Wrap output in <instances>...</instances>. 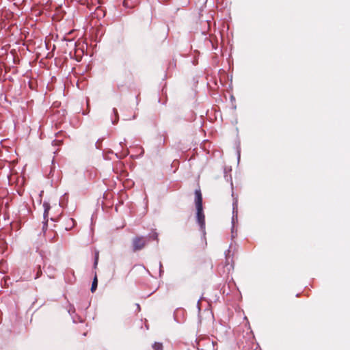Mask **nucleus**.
Returning a JSON list of instances; mask_svg holds the SVG:
<instances>
[{"mask_svg":"<svg viewBox=\"0 0 350 350\" xmlns=\"http://www.w3.org/2000/svg\"><path fill=\"white\" fill-rule=\"evenodd\" d=\"M146 244V240L143 237H135L133 240V247L134 251L143 249Z\"/></svg>","mask_w":350,"mask_h":350,"instance_id":"nucleus-3","label":"nucleus"},{"mask_svg":"<svg viewBox=\"0 0 350 350\" xmlns=\"http://www.w3.org/2000/svg\"><path fill=\"white\" fill-rule=\"evenodd\" d=\"M152 348L154 350H163V344L161 342H155L152 345Z\"/></svg>","mask_w":350,"mask_h":350,"instance_id":"nucleus-6","label":"nucleus"},{"mask_svg":"<svg viewBox=\"0 0 350 350\" xmlns=\"http://www.w3.org/2000/svg\"><path fill=\"white\" fill-rule=\"evenodd\" d=\"M44 206L45 207L44 208V224L42 227V231L44 233V235L46 237V239L48 240L49 242H54L56 241V239L57 237V234L54 230H49L46 231L47 228V222H48V217H49V205L47 204H44Z\"/></svg>","mask_w":350,"mask_h":350,"instance_id":"nucleus-2","label":"nucleus"},{"mask_svg":"<svg viewBox=\"0 0 350 350\" xmlns=\"http://www.w3.org/2000/svg\"><path fill=\"white\" fill-rule=\"evenodd\" d=\"M139 3L138 0H124L123 1V5L126 8H133L135 6H137Z\"/></svg>","mask_w":350,"mask_h":350,"instance_id":"nucleus-4","label":"nucleus"},{"mask_svg":"<svg viewBox=\"0 0 350 350\" xmlns=\"http://www.w3.org/2000/svg\"><path fill=\"white\" fill-rule=\"evenodd\" d=\"M75 225V221L72 218H66L64 220V228L66 230H71Z\"/></svg>","mask_w":350,"mask_h":350,"instance_id":"nucleus-5","label":"nucleus"},{"mask_svg":"<svg viewBox=\"0 0 350 350\" xmlns=\"http://www.w3.org/2000/svg\"><path fill=\"white\" fill-rule=\"evenodd\" d=\"M97 284H98V280H97L96 276H95V278H94V280L92 282V287H91L92 292H94L96 290V288H97Z\"/></svg>","mask_w":350,"mask_h":350,"instance_id":"nucleus-7","label":"nucleus"},{"mask_svg":"<svg viewBox=\"0 0 350 350\" xmlns=\"http://www.w3.org/2000/svg\"><path fill=\"white\" fill-rule=\"evenodd\" d=\"M152 237L154 239H157V234L156 233H154L153 235H152Z\"/></svg>","mask_w":350,"mask_h":350,"instance_id":"nucleus-8","label":"nucleus"},{"mask_svg":"<svg viewBox=\"0 0 350 350\" xmlns=\"http://www.w3.org/2000/svg\"><path fill=\"white\" fill-rule=\"evenodd\" d=\"M195 204L196 207V219L201 228L205 226V216L203 213L202 196L200 189L195 191Z\"/></svg>","mask_w":350,"mask_h":350,"instance_id":"nucleus-1","label":"nucleus"}]
</instances>
